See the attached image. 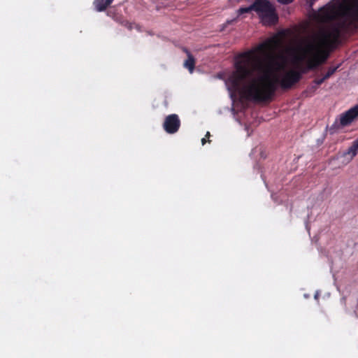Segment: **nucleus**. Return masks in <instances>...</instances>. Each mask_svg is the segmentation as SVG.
I'll return each instance as SVG.
<instances>
[{"label":"nucleus","instance_id":"obj_6","mask_svg":"<svg viewBox=\"0 0 358 358\" xmlns=\"http://www.w3.org/2000/svg\"><path fill=\"white\" fill-rule=\"evenodd\" d=\"M180 120L178 115L171 114L167 115L163 123V129L169 134H173L178 132L180 127Z\"/></svg>","mask_w":358,"mask_h":358},{"label":"nucleus","instance_id":"obj_14","mask_svg":"<svg viewBox=\"0 0 358 358\" xmlns=\"http://www.w3.org/2000/svg\"><path fill=\"white\" fill-rule=\"evenodd\" d=\"M206 142H207V141H206V138H203L201 139V143L203 145H205L206 143Z\"/></svg>","mask_w":358,"mask_h":358},{"label":"nucleus","instance_id":"obj_3","mask_svg":"<svg viewBox=\"0 0 358 358\" xmlns=\"http://www.w3.org/2000/svg\"><path fill=\"white\" fill-rule=\"evenodd\" d=\"M358 118V105L350 108L348 110L341 113L337 117L334 122L330 126L329 131L331 134L337 130L349 126Z\"/></svg>","mask_w":358,"mask_h":358},{"label":"nucleus","instance_id":"obj_17","mask_svg":"<svg viewBox=\"0 0 358 358\" xmlns=\"http://www.w3.org/2000/svg\"><path fill=\"white\" fill-rule=\"evenodd\" d=\"M357 142H358V138L355 140Z\"/></svg>","mask_w":358,"mask_h":358},{"label":"nucleus","instance_id":"obj_8","mask_svg":"<svg viewBox=\"0 0 358 358\" xmlns=\"http://www.w3.org/2000/svg\"><path fill=\"white\" fill-rule=\"evenodd\" d=\"M358 153V142L354 141L352 145L343 154L345 157L350 155L349 161L352 160Z\"/></svg>","mask_w":358,"mask_h":358},{"label":"nucleus","instance_id":"obj_15","mask_svg":"<svg viewBox=\"0 0 358 358\" xmlns=\"http://www.w3.org/2000/svg\"><path fill=\"white\" fill-rule=\"evenodd\" d=\"M210 136V134L209 131H207L206 134V137L207 138H209Z\"/></svg>","mask_w":358,"mask_h":358},{"label":"nucleus","instance_id":"obj_16","mask_svg":"<svg viewBox=\"0 0 358 358\" xmlns=\"http://www.w3.org/2000/svg\"><path fill=\"white\" fill-rule=\"evenodd\" d=\"M114 0H108V3H112Z\"/></svg>","mask_w":358,"mask_h":358},{"label":"nucleus","instance_id":"obj_12","mask_svg":"<svg viewBox=\"0 0 358 358\" xmlns=\"http://www.w3.org/2000/svg\"><path fill=\"white\" fill-rule=\"evenodd\" d=\"M327 80V78H324V76L320 78V79H315L314 80V83L317 85H322L325 80Z\"/></svg>","mask_w":358,"mask_h":358},{"label":"nucleus","instance_id":"obj_5","mask_svg":"<svg viewBox=\"0 0 358 358\" xmlns=\"http://www.w3.org/2000/svg\"><path fill=\"white\" fill-rule=\"evenodd\" d=\"M341 34V27L334 26L329 31L322 33L320 38V43L326 45L336 44L338 43Z\"/></svg>","mask_w":358,"mask_h":358},{"label":"nucleus","instance_id":"obj_13","mask_svg":"<svg viewBox=\"0 0 358 358\" xmlns=\"http://www.w3.org/2000/svg\"><path fill=\"white\" fill-rule=\"evenodd\" d=\"M281 4H289L294 1V0H277Z\"/></svg>","mask_w":358,"mask_h":358},{"label":"nucleus","instance_id":"obj_2","mask_svg":"<svg viewBox=\"0 0 358 358\" xmlns=\"http://www.w3.org/2000/svg\"><path fill=\"white\" fill-rule=\"evenodd\" d=\"M255 11L265 25H273L278 21L275 7L268 0H255L252 3Z\"/></svg>","mask_w":358,"mask_h":358},{"label":"nucleus","instance_id":"obj_9","mask_svg":"<svg viewBox=\"0 0 358 358\" xmlns=\"http://www.w3.org/2000/svg\"><path fill=\"white\" fill-rule=\"evenodd\" d=\"M93 3L96 10L98 12L104 11L111 4L108 3V0H94Z\"/></svg>","mask_w":358,"mask_h":358},{"label":"nucleus","instance_id":"obj_10","mask_svg":"<svg viewBox=\"0 0 358 358\" xmlns=\"http://www.w3.org/2000/svg\"><path fill=\"white\" fill-rule=\"evenodd\" d=\"M338 68V66L330 67L328 69V71L326 73V74L324 75V78L328 79L329 78H330L336 71Z\"/></svg>","mask_w":358,"mask_h":358},{"label":"nucleus","instance_id":"obj_4","mask_svg":"<svg viewBox=\"0 0 358 358\" xmlns=\"http://www.w3.org/2000/svg\"><path fill=\"white\" fill-rule=\"evenodd\" d=\"M333 10H348L349 14L352 19L358 22V1L356 2L352 7L345 8L343 5L338 6H329L320 9L321 15L324 20H331L333 17Z\"/></svg>","mask_w":358,"mask_h":358},{"label":"nucleus","instance_id":"obj_11","mask_svg":"<svg viewBox=\"0 0 358 358\" xmlns=\"http://www.w3.org/2000/svg\"><path fill=\"white\" fill-rule=\"evenodd\" d=\"M253 10V8H252V3L248 6V7H244V8H240L238 9V13L240 15L241 14H243V13H248L250 11Z\"/></svg>","mask_w":358,"mask_h":358},{"label":"nucleus","instance_id":"obj_1","mask_svg":"<svg viewBox=\"0 0 358 358\" xmlns=\"http://www.w3.org/2000/svg\"><path fill=\"white\" fill-rule=\"evenodd\" d=\"M271 41L262 43L256 50L241 53L236 58L235 69L226 82L230 91H239L241 96L249 101H270L275 93L278 83L283 90L290 89L299 82L301 73L316 69L328 58V53L322 50L319 44L315 41H308L305 46L299 48L301 53L295 57L297 62H303L310 56L306 66L301 72L290 70L280 80L272 79L265 72L263 62L256 55V52H266L271 48Z\"/></svg>","mask_w":358,"mask_h":358},{"label":"nucleus","instance_id":"obj_7","mask_svg":"<svg viewBox=\"0 0 358 358\" xmlns=\"http://www.w3.org/2000/svg\"><path fill=\"white\" fill-rule=\"evenodd\" d=\"M182 50L187 55V59L185 61L183 66L192 73L195 68V59L186 48H183Z\"/></svg>","mask_w":358,"mask_h":358}]
</instances>
